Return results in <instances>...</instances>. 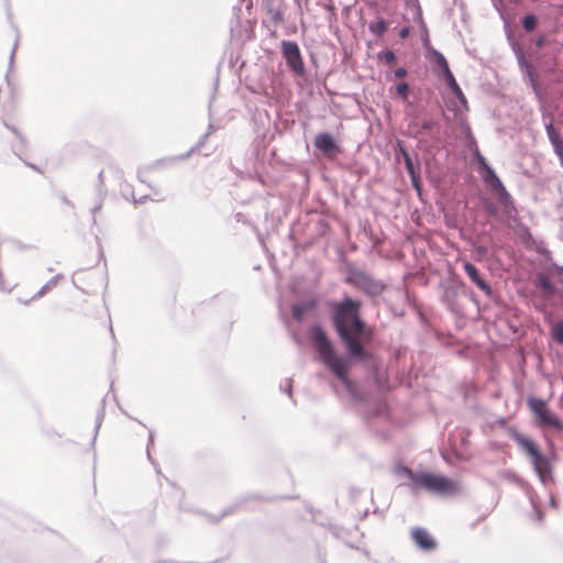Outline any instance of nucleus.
<instances>
[{"label": "nucleus", "instance_id": "obj_51", "mask_svg": "<svg viewBox=\"0 0 563 563\" xmlns=\"http://www.w3.org/2000/svg\"><path fill=\"white\" fill-rule=\"evenodd\" d=\"M401 158L404 159V163H407L412 159L409 153H404V156Z\"/></svg>", "mask_w": 563, "mask_h": 563}, {"label": "nucleus", "instance_id": "obj_4", "mask_svg": "<svg viewBox=\"0 0 563 563\" xmlns=\"http://www.w3.org/2000/svg\"><path fill=\"white\" fill-rule=\"evenodd\" d=\"M401 470L413 483L415 487H421L434 494H449L454 490V482L446 476L430 472H415L406 466Z\"/></svg>", "mask_w": 563, "mask_h": 563}, {"label": "nucleus", "instance_id": "obj_55", "mask_svg": "<svg viewBox=\"0 0 563 563\" xmlns=\"http://www.w3.org/2000/svg\"><path fill=\"white\" fill-rule=\"evenodd\" d=\"M550 504H551L552 507H556L555 498L552 495L550 497Z\"/></svg>", "mask_w": 563, "mask_h": 563}, {"label": "nucleus", "instance_id": "obj_50", "mask_svg": "<svg viewBox=\"0 0 563 563\" xmlns=\"http://www.w3.org/2000/svg\"><path fill=\"white\" fill-rule=\"evenodd\" d=\"M232 512H233V510H232L231 508H228V509H225V510L221 514V516H220V517H218L214 521H219L221 518H223V517H225V516H228V515H230V514H232Z\"/></svg>", "mask_w": 563, "mask_h": 563}, {"label": "nucleus", "instance_id": "obj_19", "mask_svg": "<svg viewBox=\"0 0 563 563\" xmlns=\"http://www.w3.org/2000/svg\"><path fill=\"white\" fill-rule=\"evenodd\" d=\"M316 306L314 301H308L306 303H294L291 306V313L292 317L298 321L301 322L305 318V314L308 310L313 309Z\"/></svg>", "mask_w": 563, "mask_h": 563}, {"label": "nucleus", "instance_id": "obj_11", "mask_svg": "<svg viewBox=\"0 0 563 563\" xmlns=\"http://www.w3.org/2000/svg\"><path fill=\"white\" fill-rule=\"evenodd\" d=\"M461 290L465 292L463 285L450 283L443 286L442 301L451 311L455 310L456 299Z\"/></svg>", "mask_w": 563, "mask_h": 563}, {"label": "nucleus", "instance_id": "obj_28", "mask_svg": "<svg viewBox=\"0 0 563 563\" xmlns=\"http://www.w3.org/2000/svg\"><path fill=\"white\" fill-rule=\"evenodd\" d=\"M377 57L379 60L393 65L397 62V56L394 51L391 49H384L377 54Z\"/></svg>", "mask_w": 563, "mask_h": 563}, {"label": "nucleus", "instance_id": "obj_18", "mask_svg": "<svg viewBox=\"0 0 563 563\" xmlns=\"http://www.w3.org/2000/svg\"><path fill=\"white\" fill-rule=\"evenodd\" d=\"M64 278L63 274H57L54 277H52L45 285H43L40 290L33 295V297L30 299L35 300L43 296H45L51 289L57 286L58 282ZM29 300L24 301V305H27Z\"/></svg>", "mask_w": 563, "mask_h": 563}, {"label": "nucleus", "instance_id": "obj_35", "mask_svg": "<svg viewBox=\"0 0 563 563\" xmlns=\"http://www.w3.org/2000/svg\"><path fill=\"white\" fill-rule=\"evenodd\" d=\"M466 146L470 148V151H472V154L474 151H476V148H478L477 142L473 136L470 126H466Z\"/></svg>", "mask_w": 563, "mask_h": 563}, {"label": "nucleus", "instance_id": "obj_34", "mask_svg": "<svg viewBox=\"0 0 563 563\" xmlns=\"http://www.w3.org/2000/svg\"><path fill=\"white\" fill-rule=\"evenodd\" d=\"M103 417H104V406L102 405L97 413V418H96V424H95V435H93V439H92V442L91 444L95 445V442H96V439H97V434L99 432V429L101 427V423H102V420H103Z\"/></svg>", "mask_w": 563, "mask_h": 563}, {"label": "nucleus", "instance_id": "obj_30", "mask_svg": "<svg viewBox=\"0 0 563 563\" xmlns=\"http://www.w3.org/2000/svg\"><path fill=\"white\" fill-rule=\"evenodd\" d=\"M396 93L402 100H407L410 93V87L408 82L401 81L396 86Z\"/></svg>", "mask_w": 563, "mask_h": 563}, {"label": "nucleus", "instance_id": "obj_13", "mask_svg": "<svg viewBox=\"0 0 563 563\" xmlns=\"http://www.w3.org/2000/svg\"><path fill=\"white\" fill-rule=\"evenodd\" d=\"M537 421L540 427L563 430V423L549 408L537 417Z\"/></svg>", "mask_w": 563, "mask_h": 563}, {"label": "nucleus", "instance_id": "obj_2", "mask_svg": "<svg viewBox=\"0 0 563 563\" xmlns=\"http://www.w3.org/2000/svg\"><path fill=\"white\" fill-rule=\"evenodd\" d=\"M509 437L529 455L533 470L537 473L541 483L545 486L552 481V468L548 457L540 452L537 444L516 428L508 429Z\"/></svg>", "mask_w": 563, "mask_h": 563}, {"label": "nucleus", "instance_id": "obj_57", "mask_svg": "<svg viewBox=\"0 0 563 563\" xmlns=\"http://www.w3.org/2000/svg\"><path fill=\"white\" fill-rule=\"evenodd\" d=\"M470 297L473 301L476 302V299H475V294L473 291H470Z\"/></svg>", "mask_w": 563, "mask_h": 563}, {"label": "nucleus", "instance_id": "obj_8", "mask_svg": "<svg viewBox=\"0 0 563 563\" xmlns=\"http://www.w3.org/2000/svg\"><path fill=\"white\" fill-rule=\"evenodd\" d=\"M465 274L470 277V279L488 297L492 298L494 295L493 288L482 277L478 268L470 263L465 262L463 265Z\"/></svg>", "mask_w": 563, "mask_h": 563}, {"label": "nucleus", "instance_id": "obj_31", "mask_svg": "<svg viewBox=\"0 0 563 563\" xmlns=\"http://www.w3.org/2000/svg\"><path fill=\"white\" fill-rule=\"evenodd\" d=\"M473 159L477 164L478 172L489 166L487 159L482 155L478 148L472 154Z\"/></svg>", "mask_w": 563, "mask_h": 563}, {"label": "nucleus", "instance_id": "obj_44", "mask_svg": "<svg viewBox=\"0 0 563 563\" xmlns=\"http://www.w3.org/2000/svg\"><path fill=\"white\" fill-rule=\"evenodd\" d=\"M545 43H547V38L544 35L537 37L534 41L536 47H538V48H542L545 45Z\"/></svg>", "mask_w": 563, "mask_h": 563}, {"label": "nucleus", "instance_id": "obj_45", "mask_svg": "<svg viewBox=\"0 0 563 563\" xmlns=\"http://www.w3.org/2000/svg\"><path fill=\"white\" fill-rule=\"evenodd\" d=\"M409 33H410V29L408 26H404L399 31V37L402 40H406L409 36Z\"/></svg>", "mask_w": 563, "mask_h": 563}, {"label": "nucleus", "instance_id": "obj_48", "mask_svg": "<svg viewBox=\"0 0 563 563\" xmlns=\"http://www.w3.org/2000/svg\"><path fill=\"white\" fill-rule=\"evenodd\" d=\"M131 198L133 200L134 203H144L147 199V196H142L141 198L136 199L134 194L131 192Z\"/></svg>", "mask_w": 563, "mask_h": 563}, {"label": "nucleus", "instance_id": "obj_37", "mask_svg": "<svg viewBox=\"0 0 563 563\" xmlns=\"http://www.w3.org/2000/svg\"><path fill=\"white\" fill-rule=\"evenodd\" d=\"M474 252L477 260H484L488 256V247L485 245H476Z\"/></svg>", "mask_w": 563, "mask_h": 563}, {"label": "nucleus", "instance_id": "obj_21", "mask_svg": "<svg viewBox=\"0 0 563 563\" xmlns=\"http://www.w3.org/2000/svg\"><path fill=\"white\" fill-rule=\"evenodd\" d=\"M494 190L497 192L499 202L503 205L505 210H508V208L512 207V205H514L512 198H511L510 194L507 191L504 184H501V186H498Z\"/></svg>", "mask_w": 563, "mask_h": 563}, {"label": "nucleus", "instance_id": "obj_9", "mask_svg": "<svg viewBox=\"0 0 563 563\" xmlns=\"http://www.w3.org/2000/svg\"><path fill=\"white\" fill-rule=\"evenodd\" d=\"M411 539L415 544L422 551H432L437 548L433 537L424 528H415L411 530Z\"/></svg>", "mask_w": 563, "mask_h": 563}, {"label": "nucleus", "instance_id": "obj_38", "mask_svg": "<svg viewBox=\"0 0 563 563\" xmlns=\"http://www.w3.org/2000/svg\"><path fill=\"white\" fill-rule=\"evenodd\" d=\"M404 153H409V152L405 147L404 142L400 141V140H397L396 147H395V156H396V158L399 159V157H402Z\"/></svg>", "mask_w": 563, "mask_h": 563}, {"label": "nucleus", "instance_id": "obj_15", "mask_svg": "<svg viewBox=\"0 0 563 563\" xmlns=\"http://www.w3.org/2000/svg\"><path fill=\"white\" fill-rule=\"evenodd\" d=\"M428 57L435 63L439 68V74L450 70L449 63L445 56L433 47H427Z\"/></svg>", "mask_w": 563, "mask_h": 563}, {"label": "nucleus", "instance_id": "obj_12", "mask_svg": "<svg viewBox=\"0 0 563 563\" xmlns=\"http://www.w3.org/2000/svg\"><path fill=\"white\" fill-rule=\"evenodd\" d=\"M97 191V199L95 206L91 208L90 212L92 214V224L95 225L97 223L96 220V213L101 210L103 206V201L107 196V189L104 186V177H103V170H101L98 175V185L96 188Z\"/></svg>", "mask_w": 563, "mask_h": 563}, {"label": "nucleus", "instance_id": "obj_6", "mask_svg": "<svg viewBox=\"0 0 563 563\" xmlns=\"http://www.w3.org/2000/svg\"><path fill=\"white\" fill-rule=\"evenodd\" d=\"M280 49L286 60L287 67L296 75L303 76L306 73L305 63L299 48L295 41H282Z\"/></svg>", "mask_w": 563, "mask_h": 563}, {"label": "nucleus", "instance_id": "obj_52", "mask_svg": "<svg viewBox=\"0 0 563 563\" xmlns=\"http://www.w3.org/2000/svg\"><path fill=\"white\" fill-rule=\"evenodd\" d=\"M62 201L69 207H74L73 202L68 200L65 196L62 197Z\"/></svg>", "mask_w": 563, "mask_h": 563}, {"label": "nucleus", "instance_id": "obj_3", "mask_svg": "<svg viewBox=\"0 0 563 563\" xmlns=\"http://www.w3.org/2000/svg\"><path fill=\"white\" fill-rule=\"evenodd\" d=\"M495 8L497 9L500 19L504 22V32L507 38V42L512 51V53L516 56L518 67L520 71L529 79L530 86L532 87L534 92L539 91V85H538V76L534 66L528 60L525 51L522 49L520 43L518 42L516 35H515V29L510 24L508 16L504 9L499 8L495 4Z\"/></svg>", "mask_w": 563, "mask_h": 563}, {"label": "nucleus", "instance_id": "obj_56", "mask_svg": "<svg viewBox=\"0 0 563 563\" xmlns=\"http://www.w3.org/2000/svg\"><path fill=\"white\" fill-rule=\"evenodd\" d=\"M26 165H27L29 167H31L32 169H34V170H36V172H40V169H38V167H37V166H35V165H33V164H31V163H26Z\"/></svg>", "mask_w": 563, "mask_h": 563}, {"label": "nucleus", "instance_id": "obj_46", "mask_svg": "<svg viewBox=\"0 0 563 563\" xmlns=\"http://www.w3.org/2000/svg\"><path fill=\"white\" fill-rule=\"evenodd\" d=\"M410 128H417V129L415 130V132L411 134L413 137H417V136H419V135H420V133H421V129H420V128H418V123H417L416 121H412V122L410 123Z\"/></svg>", "mask_w": 563, "mask_h": 563}, {"label": "nucleus", "instance_id": "obj_14", "mask_svg": "<svg viewBox=\"0 0 563 563\" xmlns=\"http://www.w3.org/2000/svg\"><path fill=\"white\" fill-rule=\"evenodd\" d=\"M544 129L551 145L553 146V151L555 154H560L563 151V141L561 139L560 132L554 128L552 120L544 124Z\"/></svg>", "mask_w": 563, "mask_h": 563}, {"label": "nucleus", "instance_id": "obj_5", "mask_svg": "<svg viewBox=\"0 0 563 563\" xmlns=\"http://www.w3.org/2000/svg\"><path fill=\"white\" fill-rule=\"evenodd\" d=\"M345 283L369 298L380 296L387 287L383 280L374 278L369 273L355 266L347 267Z\"/></svg>", "mask_w": 563, "mask_h": 563}, {"label": "nucleus", "instance_id": "obj_23", "mask_svg": "<svg viewBox=\"0 0 563 563\" xmlns=\"http://www.w3.org/2000/svg\"><path fill=\"white\" fill-rule=\"evenodd\" d=\"M528 406L531 409V411L533 412V415L536 416V418L541 412H543L544 410L548 409L547 402L543 399L537 398V397L528 398Z\"/></svg>", "mask_w": 563, "mask_h": 563}, {"label": "nucleus", "instance_id": "obj_20", "mask_svg": "<svg viewBox=\"0 0 563 563\" xmlns=\"http://www.w3.org/2000/svg\"><path fill=\"white\" fill-rule=\"evenodd\" d=\"M268 14L271 15L272 20L276 23H280L284 20L283 11L274 3L273 0H263Z\"/></svg>", "mask_w": 563, "mask_h": 563}, {"label": "nucleus", "instance_id": "obj_36", "mask_svg": "<svg viewBox=\"0 0 563 563\" xmlns=\"http://www.w3.org/2000/svg\"><path fill=\"white\" fill-rule=\"evenodd\" d=\"M405 167H406L408 175L421 170V165H420L418 158H416V161L411 159V161L405 163Z\"/></svg>", "mask_w": 563, "mask_h": 563}, {"label": "nucleus", "instance_id": "obj_10", "mask_svg": "<svg viewBox=\"0 0 563 563\" xmlns=\"http://www.w3.org/2000/svg\"><path fill=\"white\" fill-rule=\"evenodd\" d=\"M208 137H209L208 134H203L199 139L197 144L195 146H192L188 152H186L184 154H180V155H175V156H172V157H167V158L161 159V161L155 163V167L173 165V164H176L178 162L188 159L195 152H197L202 146H205V144L207 143Z\"/></svg>", "mask_w": 563, "mask_h": 563}, {"label": "nucleus", "instance_id": "obj_53", "mask_svg": "<svg viewBox=\"0 0 563 563\" xmlns=\"http://www.w3.org/2000/svg\"><path fill=\"white\" fill-rule=\"evenodd\" d=\"M213 131H214V126H213V124H212V123H210V124L208 125V130H207V132H206L205 134H208V136H209Z\"/></svg>", "mask_w": 563, "mask_h": 563}, {"label": "nucleus", "instance_id": "obj_39", "mask_svg": "<svg viewBox=\"0 0 563 563\" xmlns=\"http://www.w3.org/2000/svg\"><path fill=\"white\" fill-rule=\"evenodd\" d=\"M280 390L286 393L289 397L292 396V380L290 378H286L284 383L280 384Z\"/></svg>", "mask_w": 563, "mask_h": 563}, {"label": "nucleus", "instance_id": "obj_54", "mask_svg": "<svg viewBox=\"0 0 563 563\" xmlns=\"http://www.w3.org/2000/svg\"><path fill=\"white\" fill-rule=\"evenodd\" d=\"M556 155H558V157H559V159H560V164H561V166L563 167V151H562V152H560V154H556Z\"/></svg>", "mask_w": 563, "mask_h": 563}, {"label": "nucleus", "instance_id": "obj_33", "mask_svg": "<svg viewBox=\"0 0 563 563\" xmlns=\"http://www.w3.org/2000/svg\"><path fill=\"white\" fill-rule=\"evenodd\" d=\"M411 185L418 195H421L422 185H421V170L409 175Z\"/></svg>", "mask_w": 563, "mask_h": 563}, {"label": "nucleus", "instance_id": "obj_42", "mask_svg": "<svg viewBox=\"0 0 563 563\" xmlns=\"http://www.w3.org/2000/svg\"><path fill=\"white\" fill-rule=\"evenodd\" d=\"M435 125L437 123L434 121L428 120L421 123L420 129L423 131H431Z\"/></svg>", "mask_w": 563, "mask_h": 563}, {"label": "nucleus", "instance_id": "obj_49", "mask_svg": "<svg viewBox=\"0 0 563 563\" xmlns=\"http://www.w3.org/2000/svg\"><path fill=\"white\" fill-rule=\"evenodd\" d=\"M16 47H18V38L15 40V43H14L13 48L10 54V66L13 64Z\"/></svg>", "mask_w": 563, "mask_h": 563}, {"label": "nucleus", "instance_id": "obj_16", "mask_svg": "<svg viewBox=\"0 0 563 563\" xmlns=\"http://www.w3.org/2000/svg\"><path fill=\"white\" fill-rule=\"evenodd\" d=\"M536 286L541 289L543 296L551 297L555 294L556 289L551 283L550 278L543 274L539 273L536 277Z\"/></svg>", "mask_w": 563, "mask_h": 563}, {"label": "nucleus", "instance_id": "obj_7", "mask_svg": "<svg viewBox=\"0 0 563 563\" xmlns=\"http://www.w3.org/2000/svg\"><path fill=\"white\" fill-rule=\"evenodd\" d=\"M313 145L328 157H333L341 153L340 145L338 144L334 136L329 132H321L317 134L313 141Z\"/></svg>", "mask_w": 563, "mask_h": 563}, {"label": "nucleus", "instance_id": "obj_22", "mask_svg": "<svg viewBox=\"0 0 563 563\" xmlns=\"http://www.w3.org/2000/svg\"><path fill=\"white\" fill-rule=\"evenodd\" d=\"M388 29V23L384 19H378L376 22L368 24V30L377 37H382Z\"/></svg>", "mask_w": 563, "mask_h": 563}, {"label": "nucleus", "instance_id": "obj_41", "mask_svg": "<svg viewBox=\"0 0 563 563\" xmlns=\"http://www.w3.org/2000/svg\"><path fill=\"white\" fill-rule=\"evenodd\" d=\"M408 75V70L405 67H398L394 70V76L397 79H402Z\"/></svg>", "mask_w": 563, "mask_h": 563}, {"label": "nucleus", "instance_id": "obj_32", "mask_svg": "<svg viewBox=\"0 0 563 563\" xmlns=\"http://www.w3.org/2000/svg\"><path fill=\"white\" fill-rule=\"evenodd\" d=\"M530 503H531V506L533 509V516H532L533 521L541 523L543 520V512L538 507L536 498L532 495L530 496Z\"/></svg>", "mask_w": 563, "mask_h": 563}, {"label": "nucleus", "instance_id": "obj_47", "mask_svg": "<svg viewBox=\"0 0 563 563\" xmlns=\"http://www.w3.org/2000/svg\"><path fill=\"white\" fill-rule=\"evenodd\" d=\"M5 126L10 129L21 140L22 143H24V137L20 134L16 128L11 126L9 124H5Z\"/></svg>", "mask_w": 563, "mask_h": 563}, {"label": "nucleus", "instance_id": "obj_27", "mask_svg": "<svg viewBox=\"0 0 563 563\" xmlns=\"http://www.w3.org/2000/svg\"><path fill=\"white\" fill-rule=\"evenodd\" d=\"M552 339L563 345V321L554 323L551 328Z\"/></svg>", "mask_w": 563, "mask_h": 563}, {"label": "nucleus", "instance_id": "obj_17", "mask_svg": "<svg viewBox=\"0 0 563 563\" xmlns=\"http://www.w3.org/2000/svg\"><path fill=\"white\" fill-rule=\"evenodd\" d=\"M483 181L488 185L493 190L498 186H501V180L494 170V168L489 165L486 168L479 170Z\"/></svg>", "mask_w": 563, "mask_h": 563}, {"label": "nucleus", "instance_id": "obj_29", "mask_svg": "<svg viewBox=\"0 0 563 563\" xmlns=\"http://www.w3.org/2000/svg\"><path fill=\"white\" fill-rule=\"evenodd\" d=\"M154 438H155V432L154 431H150L148 441H147V445H146V456H147V460L150 461V463L155 467L156 473L161 474V470L158 467V464L152 457L151 452H150V449H151V446L154 443Z\"/></svg>", "mask_w": 563, "mask_h": 563}, {"label": "nucleus", "instance_id": "obj_25", "mask_svg": "<svg viewBox=\"0 0 563 563\" xmlns=\"http://www.w3.org/2000/svg\"><path fill=\"white\" fill-rule=\"evenodd\" d=\"M413 20L419 24L420 29H422V31L424 32L423 45L427 46L429 44V35H428L427 25L423 21L422 10H421V7L419 5V3H417V5H416V14L413 16Z\"/></svg>", "mask_w": 563, "mask_h": 563}, {"label": "nucleus", "instance_id": "obj_26", "mask_svg": "<svg viewBox=\"0 0 563 563\" xmlns=\"http://www.w3.org/2000/svg\"><path fill=\"white\" fill-rule=\"evenodd\" d=\"M438 76H439V78H441V79L445 82L446 87H448L451 91H453V90H457L459 88H461V87L459 86V84H457V81H456V79H455V77H454L453 73L451 71V69H450V70H446V71H445V73H443V74H438Z\"/></svg>", "mask_w": 563, "mask_h": 563}, {"label": "nucleus", "instance_id": "obj_24", "mask_svg": "<svg viewBox=\"0 0 563 563\" xmlns=\"http://www.w3.org/2000/svg\"><path fill=\"white\" fill-rule=\"evenodd\" d=\"M521 23H522L523 30L527 33H531V32H533L537 29L538 23H539V19H538V16L536 14L528 13V14H526L522 18Z\"/></svg>", "mask_w": 563, "mask_h": 563}, {"label": "nucleus", "instance_id": "obj_40", "mask_svg": "<svg viewBox=\"0 0 563 563\" xmlns=\"http://www.w3.org/2000/svg\"><path fill=\"white\" fill-rule=\"evenodd\" d=\"M452 93L457 98L459 102L467 109V99L465 95L463 93L462 89L459 88L457 90H453Z\"/></svg>", "mask_w": 563, "mask_h": 563}, {"label": "nucleus", "instance_id": "obj_43", "mask_svg": "<svg viewBox=\"0 0 563 563\" xmlns=\"http://www.w3.org/2000/svg\"><path fill=\"white\" fill-rule=\"evenodd\" d=\"M485 210L488 214L493 216V217H496L497 216V207L494 206L493 203H488L486 207H485Z\"/></svg>", "mask_w": 563, "mask_h": 563}, {"label": "nucleus", "instance_id": "obj_1", "mask_svg": "<svg viewBox=\"0 0 563 563\" xmlns=\"http://www.w3.org/2000/svg\"><path fill=\"white\" fill-rule=\"evenodd\" d=\"M331 306V323L343 344L349 358L336 353L332 340L321 324L316 323L309 329V340L319 360L343 384L351 399L356 404L366 401V394L347 376L351 361H369L372 352L366 345L373 340V330L362 318V301L344 296Z\"/></svg>", "mask_w": 563, "mask_h": 563}]
</instances>
